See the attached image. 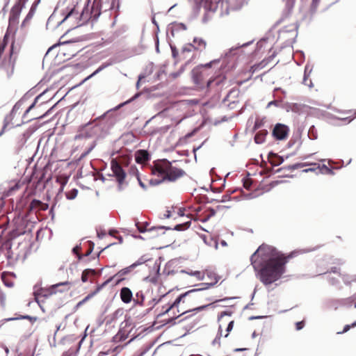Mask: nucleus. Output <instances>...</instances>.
Returning a JSON list of instances; mask_svg holds the SVG:
<instances>
[{
	"label": "nucleus",
	"instance_id": "f257e3e1",
	"mask_svg": "<svg viewBox=\"0 0 356 356\" xmlns=\"http://www.w3.org/2000/svg\"><path fill=\"white\" fill-rule=\"evenodd\" d=\"M250 260L257 277L266 286L280 280L285 272V257L271 246H259Z\"/></svg>",
	"mask_w": 356,
	"mask_h": 356
},
{
	"label": "nucleus",
	"instance_id": "f03ea898",
	"mask_svg": "<svg viewBox=\"0 0 356 356\" xmlns=\"http://www.w3.org/2000/svg\"><path fill=\"white\" fill-rule=\"evenodd\" d=\"M229 1L230 0H201L199 6L204 13L203 21L207 22L214 13L219 16H223L227 15L230 9H239L246 0H237L236 3H230Z\"/></svg>",
	"mask_w": 356,
	"mask_h": 356
},
{
	"label": "nucleus",
	"instance_id": "7ed1b4c3",
	"mask_svg": "<svg viewBox=\"0 0 356 356\" xmlns=\"http://www.w3.org/2000/svg\"><path fill=\"white\" fill-rule=\"evenodd\" d=\"M152 173L157 176L158 179H152L149 180L151 185H158L165 180L174 181L184 175V171L181 169L175 168L168 160L158 161L154 163L152 168Z\"/></svg>",
	"mask_w": 356,
	"mask_h": 356
},
{
	"label": "nucleus",
	"instance_id": "20e7f679",
	"mask_svg": "<svg viewBox=\"0 0 356 356\" xmlns=\"http://www.w3.org/2000/svg\"><path fill=\"white\" fill-rule=\"evenodd\" d=\"M207 275L208 278L211 281V282H209V283H201V284H199L201 286L200 288L193 289L189 290L188 291H187V292H186L184 293L181 294L175 300L174 303L170 307H169L162 314H165L168 313L174 307H177L179 305V304L180 303V302L182 300V299L184 298H185L186 296H187L188 295H189L190 293H194V292H196V291H200L208 289L211 286H214L218 282L219 278H218V277L214 273H213V272H207Z\"/></svg>",
	"mask_w": 356,
	"mask_h": 356
},
{
	"label": "nucleus",
	"instance_id": "39448f33",
	"mask_svg": "<svg viewBox=\"0 0 356 356\" xmlns=\"http://www.w3.org/2000/svg\"><path fill=\"white\" fill-rule=\"evenodd\" d=\"M111 168L113 175L115 177L119 186L120 187L123 184L126 177V173L121 167V165L114 159L111 162Z\"/></svg>",
	"mask_w": 356,
	"mask_h": 356
},
{
	"label": "nucleus",
	"instance_id": "423d86ee",
	"mask_svg": "<svg viewBox=\"0 0 356 356\" xmlns=\"http://www.w3.org/2000/svg\"><path fill=\"white\" fill-rule=\"evenodd\" d=\"M289 131V129L287 126L277 124L273 129V134L277 140H284L288 136Z\"/></svg>",
	"mask_w": 356,
	"mask_h": 356
},
{
	"label": "nucleus",
	"instance_id": "0eeeda50",
	"mask_svg": "<svg viewBox=\"0 0 356 356\" xmlns=\"http://www.w3.org/2000/svg\"><path fill=\"white\" fill-rule=\"evenodd\" d=\"M70 285L69 282H63L53 284L48 289L49 294L53 295L57 292L63 293L67 291L70 288Z\"/></svg>",
	"mask_w": 356,
	"mask_h": 356
},
{
	"label": "nucleus",
	"instance_id": "6e6552de",
	"mask_svg": "<svg viewBox=\"0 0 356 356\" xmlns=\"http://www.w3.org/2000/svg\"><path fill=\"white\" fill-rule=\"evenodd\" d=\"M96 127H91L90 124H87L82 127L80 133L75 136L74 139L78 140L83 138H90L96 133Z\"/></svg>",
	"mask_w": 356,
	"mask_h": 356
},
{
	"label": "nucleus",
	"instance_id": "1a4fd4ad",
	"mask_svg": "<svg viewBox=\"0 0 356 356\" xmlns=\"http://www.w3.org/2000/svg\"><path fill=\"white\" fill-rule=\"evenodd\" d=\"M220 62V59L213 60L208 63H206L204 65H201L198 66L197 68L194 69L192 72L193 73V78L195 83L197 84L200 83V76H199V74H200V69L202 67H211L213 65L218 63Z\"/></svg>",
	"mask_w": 356,
	"mask_h": 356
},
{
	"label": "nucleus",
	"instance_id": "9d476101",
	"mask_svg": "<svg viewBox=\"0 0 356 356\" xmlns=\"http://www.w3.org/2000/svg\"><path fill=\"white\" fill-rule=\"evenodd\" d=\"M120 296L122 301L126 304L131 302L133 297L132 292L128 287L122 288Z\"/></svg>",
	"mask_w": 356,
	"mask_h": 356
},
{
	"label": "nucleus",
	"instance_id": "9b49d317",
	"mask_svg": "<svg viewBox=\"0 0 356 356\" xmlns=\"http://www.w3.org/2000/svg\"><path fill=\"white\" fill-rule=\"evenodd\" d=\"M135 159L138 163H143L149 159L147 151L144 149L138 150L135 154Z\"/></svg>",
	"mask_w": 356,
	"mask_h": 356
},
{
	"label": "nucleus",
	"instance_id": "f8f14e48",
	"mask_svg": "<svg viewBox=\"0 0 356 356\" xmlns=\"http://www.w3.org/2000/svg\"><path fill=\"white\" fill-rule=\"evenodd\" d=\"M312 71V67L309 65H306L305 67V71H304V77L302 83L305 86H309V88L313 87V83L311 79H309V76Z\"/></svg>",
	"mask_w": 356,
	"mask_h": 356
},
{
	"label": "nucleus",
	"instance_id": "ddd939ff",
	"mask_svg": "<svg viewBox=\"0 0 356 356\" xmlns=\"http://www.w3.org/2000/svg\"><path fill=\"white\" fill-rule=\"evenodd\" d=\"M136 225L137 227L138 230L140 233H143L145 232H156L157 230H162V229H166L165 227H152L149 229H147V227L148 224L147 222H145V224H143V225H140L139 222H137L136 224Z\"/></svg>",
	"mask_w": 356,
	"mask_h": 356
},
{
	"label": "nucleus",
	"instance_id": "4468645a",
	"mask_svg": "<svg viewBox=\"0 0 356 356\" xmlns=\"http://www.w3.org/2000/svg\"><path fill=\"white\" fill-rule=\"evenodd\" d=\"M134 267L132 266V265H130L129 266H127L120 270H119L115 275H114L113 277H119V279L118 280L116 284H118L120 282H121L122 280H123L124 278V276L127 275H129V273H131V272L134 270Z\"/></svg>",
	"mask_w": 356,
	"mask_h": 356
},
{
	"label": "nucleus",
	"instance_id": "2eb2a0df",
	"mask_svg": "<svg viewBox=\"0 0 356 356\" xmlns=\"http://www.w3.org/2000/svg\"><path fill=\"white\" fill-rule=\"evenodd\" d=\"M193 49L195 50L202 51L206 48V41L200 38H195L193 41Z\"/></svg>",
	"mask_w": 356,
	"mask_h": 356
},
{
	"label": "nucleus",
	"instance_id": "dca6fc26",
	"mask_svg": "<svg viewBox=\"0 0 356 356\" xmlns=\"http://www.w3.org/2000/svg\"><path fill=\"white\" fill-rule=\"evenodd\" d=\"M100 0H94L92 8L91 15L94 18H97L101 13Z\"/></svg>",
	"mask_w": 356,
	"mask_h": 356
},
{
	"label": "nucleus",
	"instance_id": "f3484780",
	"mask_svg": "<svg viewBox=\"0 0 356 356\" xmlns=\"http://www.w3.org/2000/svg\"><path fill=\"white\" fill-rule=\"evenodd\" d=\"M182 273H186L188 275L195 277L197 280L198 281H202L204 280V273L199 270H182L181 271Z\"/></svg>",
	"mask_w": 356,
	"mask_h": 356
},
{
	"label": "nucleus",
	"instance_id": "a211bd4d",
	"mask_svg": "<svg viewBox=\"0 0 356 356\" xmlns=\"http://www.w3.org/2000/svg\"><path fill=\"white\" fill-rule=\"evenodd\" d=\"M47 207V204H43L42 202L38 200H32L30 204L31 209L46 210Z\"/></svg>",
	"mask_w": 356,
	"mask_h": 356
},
{
	"label": "nucleus",
	"instance_id": "6ab92c4d",
	"mask_svg": "<svg viewBox=\"0 0 356 356\" xmlns=\"http://www.w3.org/2000/svg\"><path fill=\"white\" fill-rule=\"evenodd\" d=\"M249 43H245L241 45L240 47H232L229 49V51L225 53V57H224V62L226 61V60H229L232 56H235L237 54V51L239 49L240 47L247 46Z\"/></svg>",
	"mask_w": 356,
	"mask_h": 356
},
{
	"label": "nucleus",
	"instance_id": "aec40b11",
	"mask_svg": "<svg viewBox=\"0 0 356 356\" xmlns=\"http://www.w3.org/2000/svg\"><path fill=\"white\" fill-rule=\"evenodd\" d=\"M95 274V270L92 269H86L83 271L81 275V280L83 282H86L88 280V277Z\"/></svg>",
	"mask_w": 356,
	"mask_h": 356
},
{
	"label": "nucleus",
	"instance_id": "412c9836",
	"mask_svg": "<svg viewBox=\"0 0 356 356\" xmlns=\"http://www.w3.org/2000/svg\"><path fill=\"white\" fill-rule=\"evenodd\" d=\"M79 14V13L78 11H76L75 8L72 9L67 13V15L63 18V19L59 23V24L63 23L67 19H70V18H72V17H74L76 19L78 18Z\"/></svg>",
	"mask_w": 356,
	"mask_h": 356
},
{
	"label": "nucleus",
	"instance_id": "4be33fe9",
	"mask_svg": "<svg viewBox=\"0 0 356 356\" xmlns=\"http://www.w3.org/2000/svg\"><path fill=\"white\" fill-rule=\"evenodd\" d=\"M114 279V277H111L107 280H106L104 282H103L102 284L99 285L96 290L92 293L91 294H93V296H95L97 293H99L104 286H106L109 282H111L112 280Z\"/></svg>",
	"mask_w": 356,
	"mask_h": 356
},
{
	"label": "nucleus",
	"instance_id": "5701e85b",
	"mask_svg": "<svg viewBox=\"0 0 356 356\" xmlns=\"http://www.w3.org/2000/svg\"><path fill=\"white\" fill-rule=\"evenodd\" d=\"M288 108L293 112L300 113L302 109V105L296 103H292L288 106Z\"/></svg>",
	"mask_w": 356,
	"mask_h": 356
},
{
	"label": "nucleus",
	"instance_id": "b1692460",
	"mask_svg": "<svg viewBox=\"0 0 356 356\" xmlns=\"http://www.w3.org/2000/svg\"><path fill=\"white\" fill-rule=\"evenodd\" d=\"M111 65H112V62L103 63L88 78L95 76V74H98L99 72L102 71L106 67L110 66Z\"/></svg>",
	"mask_w": 356,
	"mask_h": 356
},
{
	"label": "nucleus",
	"instance_id": "393cba45",
	"mask_svg": "<svg viewBox=\"0 0 356 356\" xmlns=\"http://www.w3.org/2000/svg\"><path fill=\"white\" fill-rule=\"evenodd\" d=\"M265 134L257 133L254 136V141L257 144H261L265 140Z\"/></svg>",
	"mask_w": 356,
	"mask_h": 356
},
{
	"label": "nucleus",
	"instance_id": "a878e982",
	"mask_svg": "<svg viewBox=\"0 0 356 356\" xmlns=\"http://www.w3.org/2000/svg\"><path fill=\"white\" fill-rule=\"evenodd\" d=\"M221 336H222V327H221V326L220 325V326H219V330H218V335H217V337L213 339V341H212V344H213V346H220V339Z\"/></svg>",
	"mask_w": 356,
	"mask_h": 356
},
{
	"label": "nucleus",
	"instance_id": "bb28decb",
	"mask_svg": "<svg viewBox=\"0 0 356 356\" xmlns=\"http://www.w3.org/2000/svg\"><path fill=\"white\" fill-rule=\"evenodd\" d=\"M193 49H194L193 44H191V43L186 44L182 47L181 54H184L185 53H187V52H191L193 51Z\"/></svg>",
	"mask_w": 356,
	"mask_h": 356
},
{
	"label": "nucleus",
	"instance_id": "cd10ccee",
	"mask_svg": "<svg viewBox=\"0 0 356 356\" xmlns=\"http://www.w3.org/2000/svg\"><path fill=\"white\" fill-rule=\"evenodd\" d=\"M77 193H78V191L76 189H73L71 191H70L69 193H66V197L68 200H73L76 197Z\"/></svg>",
	"mask_w": 356,
	"mask_h": 356
},
{
	"label": "nucleus",
	"instance_id": "c85d7f7f",
	"mask_svg": "<svg viewBox=\"0 0 356 356\" xmlns=\"http://www.w3.org/2000/svg\"><path fill=\"white\" fill-rule=\"evenodd\" d=\"M345 284H350L351 282L356 281V276L343 275L342 277Z\"/></svg>",
	"mask_w": 356,
	"mask_h": 356
},
{
	"label": "nucleus",
	"instance_id": "c756f323",
	"mask_svg": "<svg viewBox=\"0 0 356 356\" xmlns=\"http://www.w3.org/2000/svg\"><path fill=\"white\" fill-rule=\"evenodd\" d=\"M186 29V26L185 24L182 23H178L173 25V30L175 31H179V30H183L185 31Z\"/></svg>",
	"mask_w": 356,
	"mask_h": 356
},
{
	"label": "nucleus",
	"instance_id": "7c9ffc66",
	"mask_svg": "<svg viewBox=\"0 0 356 356\" xmlns=\"http://www.w3.org/2000/svg\"><path fill=\"white\" fill-rule=\"evenodd\" d=\"M145 261L146 259L145 258L140 257V259H138V260H137L135 263L132 264L131 265L134 267V268H135L137 266L144 264Z\"/></svg>",
	"mask_w": 356,
	"mask_h": 356
},
{
	"label": "nucleus",
	"instance_id": "2f4dec72",
	"mask_svg": "<svg viewBox=\"0 0 356 356\" xmlns=\"http://www.w3.org/2000/svg\"><path fill=\"white\" fill-rule=\"evenodd\" d=\"M146 280H148L151 283L156 284L159 280V275H155L154 276H152V277L149 276L146 278Z\"/></svg>",
	"mask_w": 356,
	"mask_h": 356
},
{
	"label": "nucleus",
	"instance_id": "473e14b6",
	"mask_svg": "<svg viewBox=\"0 0 356 356\" xmlns=\"http://www.w3.org/2000/svg\"><path fill=\"white\" fill-rule=\"evenodd\" d=\"M170 49H171V51H172V57L174 58H176L177 56H178V51H177V49H176V47L175 46H172V45H170Z\"/></svg>",
	"mask_w": 356,
	"mask_h": 356
},
{
	"label": "nucleus",
	"instance_id": "72a5a7b5",
	"mask_svg": "<svg viewBox=\"0 0 356 356\" xmlns=\"http://www.w3.org/2000/svg\"><path fill=\"white\" fill-rule=\"evenodd\" d=\"M16 319H29L31 321H36V318L35 317H33V316H22L20 318H17Z\"/></svg>",
	"mask_w": 356,
	"mask_h": 356
},
{
	"label": "nucleus",
	"instance_id": "f704fd0d",
	"mask_svg": "<svg viewBox=\"0 0 356 356\" xmlns=\"http://www.w3.org/2000/svg\"><path fill=\"white\" fill-rule=\"evenodd\" d=\"M353 300H354V298L351 297V298H349L348 299L343 300V304L344 305L349 306L353 302Z\"/></svg>",
	"mask_w": 356,
	"mask_h": 356
},
{
	"label": "nucleus",
	"instance_id": "c9c22d12",
	"mask_svg": "<svg viewBox=\"0 0 356 356\" xmlns=\"http://www.w3.org/2000/svg\"><path fill=\"white\" fill-rule=\"evenodd\" d=\"M233 325H234V321H230L227 327V333H229L232 330ZM227 336H228V334H227L225 337H227Z\"/></svg>",
	"mask_w": 356,
	"mask_h": 356
},
{
	"label": "nucleus",
	"instance_id": "e433bc0d",
	"mask_svg": "<svg viewBox=\"0 0 356 356\" xmlns=\"http://www.w3.org/2000/svg\"><path fill=\"white\" fill-rule=\"evenodd\" d=\"M38 97H36V98L35 99L34 102H33V103H32V104H31V106H30L26 109V112H25V114L28 113H29L31 109H33V108H34V106H35V103H36V102H37V100H38Z\"/></svg>",
	"mask_w": 356,
	"mask_h": 356
},
{
	"label": "nucleus",
	"instance_id": "4c0bfd02",
	"mask_svg": "<svg viewBox=\"0 0 356 356\" xmlns=\"http://www.w3.org/2000/svg\"><path fill=\"white\" fill-rule=\"evenodd\" d=\"M296 330H300L304 327V322L303 321L298 322V323H296Z\"/></svg>",
	"mask_w": 356,
	"mask_h": 356
},
{
	"label": "nucleus",
	"instance_id": "58836bf2",
	"mask_svg": "<svg viewBox=\"0 0 356 356\" xmlns=\"http://www.w3.org/2000/svg\"><path fill=\"white\" fill-rule=\"evenodd\" d=\"M319 1L320 0H313L312 3V8L314 10L316 9Z\"/></svg>",
	"mask_w": 356,
	"mask_h": 356
},
{
	"label": "nucleus",
	"instance_id": "ea45409f",
	"mask_svg": "<svg viewBox=\"0 0 356 356\" xmlns=\"http://www.w3.org/2000/svg\"><path fill=\"white\" fill-rule=\"evenodd\" d=\"M93 297V294H91V293H89L87 296H86L82 300L81 302L84 304L85 302H86L88 300H89L90 298H92Z\"/></svg>",
	"mask_w": 356,
	"mask_h": 356
},
{
	"label": "nucleus",
	"instance_id": "a19ab883",
	"mask_svg": "<svg viewBox=\"0 0 356 356\" xmlns=\"http://www.w3.org/2000/svg\"><path fill=\"white\" fill-rule=\"evenodd\" d=\"M137 179H138V180L139 185H140L143 188L145 189V188H146V186H145V185L144 184V183H143V182L140 179V178H139V176H138V175H137Z\"/></svg>",
	"mask_w": 356,
	"mask_h": 356
},
{
	"label": "nucleus",
	"instance_id": "79ce46f5",
	"mask_svg": "<svg viewBox=\"0 0 356 356\" xmlns=\"http://www.w3.org/2000/svg\"><path fill=\"white\" fill-rule=\"evenodd\" d=\"M106 236V233L104 232H97V236L99 238H103Z\"/></svg>",
	"mask_w": 356,
	"mask_h": 356
},
{
	"label": "nucleus",
	"instance_id": "37998d69",
	"mask_svg": "<svg viewBox=\"0 0 356 356\" xmlns=\"http://www.w3.org/2000/svg\"><path fill=\"white\" fill-rule=\"evenodd\" d=\"M211 305V304H209V305H207L201 306V307H199L196 308L195 310L200 311V310H202L204 308H206L207 307H209Z\"/></svg>",
	"mask_w": 356,
	"mask_h": 356
},
{
	"label": "nucleus",
	"instance_id": "c03bdc74",
	"mask_svg": "<svg viewBox=\"0 0 356 356\" xmlns=\"http://www.w3.org/2000/svg\"><path fill=\"white\" fill-rule=\"evenodd\" d=\"M350 327H351V326L350 325H346L344 327L343 330L341 333L346 332L347 331H348L350 330Z\"/></svg>",
	"mask_w": 356,
	"mask_h": 356
},
{
	"label": "nucleus",
	"instance_id": "a18cd8bd",
	"mask_svg": "<svg viewBox=\"0 0 356 356\" xmlns=\"http://www.w3.org/2000/svg\"><path fill=\"white\" fill-rule=\"evenodd\" d=\"M6 126H7V123H5L3 127V128H2V130L0 131V136H1L3 134Z\"/></svg>",
	"mask_w": 356,
	"mask_h": 356
},
{
	"label": "nucleus",
	"instance_id": "49530a36",
	"mask_svg": "<svg viewBox=\"0 0 356 356\" xmlns=\"http://www.w3.org/2000/svg\"><path fill=\"white\" fill-rule=\"evenodd\" d=\"M170 217V211H166V213L164 214V218H169Z\"/></svg>",
	"mask_w": 356,
	"mask_h": 356
},
{
	"label": "nucleus",
	"instance_id": "de8ad7c7",
	"mask_svg": "<svg viewBox=\"0 0 356 356\" xmlns=\"http://www.w3.org/2000/svg\"><path fill=\"white\" fill-rule=\"evenodd\" d=\"M271 105H277V102H275V101L270 102L268 104V107H270Z\"/></svg>",
	"mask_w": 356,
	"mask_h": 356
},
{
	"label": "nucleus",
	"instance_id": "09e8293b",
	"mask_svg": "<svg viewBox=\"0 0 356 356\" xmlns=\"http://www.w3.org/2000/svg\"><path fill=\"white\" fill-rule=\"evenodd\" d=\"M182 226H183L182 225H177L175 226V229L179 231L181 229Z\"/></svg>",
	"mask_w": 356,
	"mask_h": 356
},
{
	"label": "nucleus",
	"instance_id": "8fccbe9b",
	"mask_svg": "<svg viewBox=\"0 0 356 356\" xmlns=\"http://www.w3.org/2000/svg\"><path fill=\"white\" fill-rule=\"evenodd\" d=\"M314 170H315V169H314V168H308V169H305V170H303V172H308L314 171Z\"/></svg>",
	"mask_w": 356,
	"mask_h": 356
},
{
	"label": "nucleus",
	"instance_id": "3c124183",
	"mask_svg": "<svg viewBox=\"0 0 356 356\" xmlns=\"http://www.w3.org/2000/svg\"><path fill=\"white\" fill-rule=\"evenodd\" d=\"M220 244H221L222 246H226L227 245V243L224 240L221 241Z\"/></svg>",
	"mask_w": 356,
	"mask_h": 356
},
{
	"label": "nucleus",
	"instance_id": "603ef678",
	"mask_svg": "<svg viewBox=\"0 0 356 356\" xmlns=\"http://www.w3.org/2000/svg\"><path fill=\"white\" fill-rule=\"evenodd\" d=\"M115 340H118V339H121V336H120V334L118 333L115 337H114Z\"/></svg>",
	"mask_w": 356,
	"mask_h": 356
},
{
	"label": "nucleus",
	"instance_id": "864d4df0",
	"mask_svg": "<svg viewBox=\"0 0 356 356\" xmlns=\"http://www.w3.org/2000/svg\"><path fill=\"white\" fill-rule=\"evenodd\" d=\"M26 1L27 0H19V3L22 4V6H24Z\"/></svg>",
	"mask_w": 356,
	"mask_h": 356
},
{
	"label": "nucleus",
	"instance_id": "5fc2aeb1",
	"mask_svg": "<svg viewBox=\"0 0 356 356\" xmlns=\"http://www.w3.org/2000/svg\"><path fill=\"white\" fill-rule=\"evenodd\" d=\"M142 79V77L141 76H139V79L136 83V87L138 88L139 87V84H140V81H141Z\"/></svg>",
	"mask_w": 356,
	"mask_h": 356
},
{
	"label": "nucleus",
	"instance_id": "6e6d98bb",
	"mask_svg": "<svg viewBox=\"0 0 356 356\" xmlns=\"http://www.w3.org/2000/svg\"><path fill=\"white\" fill-rule=\"evenodd\" d=\"M115 232H116V231H115V230H111V231L109 232V234H110L111 236H113V235H114V233H115Z\"/></svg>",
	"mask_w": 356,
	"mask_h": 356
},
{
	"label": "nucleus",
	"instance_id": "4d7b16f0",
	"mask_svg": "<svg viewBox=\"0 0 356 356\" xmlns=\"http://www.w3.org/2000/svg\"><path fill=\"white\" fill-rule=\"evenodd\" d=\"M332 272H333L334 273H337V268L336 267L332 268Z\"/></svg>",
	"mask_w": 356,
	"mask_h": 356
},
{
	"label": "nucleus",
	"instance_id": "13d9d810",
	"mask_svg": "<svg viewBox=\"0 0 356 356\" xmlns=\"http://www.w3.org/2000/svg\"><path fill=\"white\" fill-rule=\"evenodd\" d=\"M134 237L136 238H141V239L143 238V237L140 235H134Z\"/></svg>",
	"mask_w": 356,
	"mask_h": 356
},
{
	"label": "nucleus",
	"instance_id": "bf43d9fd",
	"mask_svg": "<svg viewBox=\"0 0 356 356\" xmlns=\"http://www.w3.org/2000/svg\"><path fill=\"white\" fill-rule=\"evenodd\" d=\"M130 101H131V99H130V100H129V101H127V102H124V104H120V105L118 106V108L121 107L122 105H124V104H127V103L129 102Z\"/></svg>",
	"mask_w": 356,
	"mask_h": 356
},
{
	"label": "nucleus",
	"instance_id": "052dcab7",
	"mask_svg": "<svg viewBox=\"0 0 356 356\" xmlns=\"http://www.w3.org/2000/svg\"><path fill=\"white\" fill-rule=\"evenodd\" d=\"M83 304V302H81V300L80 302H79L77 303L76 307H80V306H81V305H82Z\"/></svg>",
	"mask_w": 356,
	"mask_h": 356
},
{
	"label": "nucleus",
	"instance_id": "680f3d73",
	"mask_svg": "<svg viewBox=\"0 0 356 356\" xmlns=\"http://www.w3.org/2000/svg\"><path fill=\"white\" fill-rule=\"evenodd\" d=\"M339 0H330V3H334L337 2Z\"/></svg>",
	"mask_w": 356,
	"mask_h": 356
},
{
	"label": "nucleus",
	"instance_id": "e2e57ef3",
	"mask_svg": "<svg viewBox=\"0 0 356 356\" xmlns=\"http://www.w3.org/2000/svg\"><path fill=\"white\" fill-rule=\"evenodd\" d=\"M355 116H356V113H354L353 117L352 118H350V119L348 120V122H350V121H352V120L355 118Z\"/></svg>",
	"mask_w": 356,
	"mask_h": 356
},
{
	"label": "nucleus",
	"instance_id": "0e129e2a",
	"mask_svg": "<svg viewBox=\"0 0 356 356\" xmlns=\"http://www.w3.org/2000/svg\"><path fill=\"white\" fill-rule=\"evenodd\" d=\"M245 350V348H236L235 351H241Z\"/></svg>",
	"mask_w": 356,
	"mask_h": 356
},
{
	"label": "nucleus",
	"instance_id": "69168bd1",
	"mask_svg": "<svg viewBox=\"0 0 356 356\" xmlns=\"http://www.w3.org/2000/svg\"><path fill=\"white\" fill-rule=\"evenodd\" d=\"M212 81H213L212 80H209V81L207 82V86H210V85L211 84Z\"/></svg>",
	"mask_w": 356,
	"mask_h": 356
},
{
	"label": "nucleus",
	"instance_id": "338daca9",
	"mask_svg": "<svg viewBox=\"0 0 356 356\" xmlns=\"http://www.w3.org/2000/svg\"><path fill=\"white\" fill-rule=\"evenodd\" d=\"M352 327H354L356 326V321L354 322L351 325H350Z\"/></svg>",
	"mask_w": 356,
	"mask_h": 356
},
{
	"label": "nucleus",
	"instance_id": "774afa93",
	"mask_svg": "<svg viewBox=\"0 0 356 356\" xmlns=\"http://www.w3.org/2000/svg\"><path fill=\"white\" fill-rule=\"evenodd\" d=\"M224 315H227L226 312H223L220 314V317H222Z\"/></svg>",
	"mask_w": 356,
	"mask_h": 356
}]
</instances>
